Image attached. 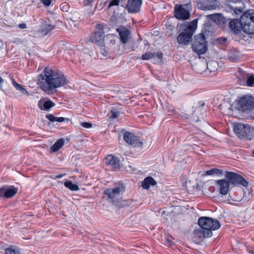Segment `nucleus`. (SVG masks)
Wrapping results in <instances>:
<instances>
[{
  "label": "nucleus",
  "mask_w": 254,
  "mask_h": 254,
  "mask_svg": "<svg viewBox=\"0 0 254 254\" xmlns=\"http://www.w3.org/2000/svg\"><path fill=\"white\" fill-rule=\"evenodd\" d=\"M38 105L41 110H48L51 108L54 107L55 103L50 100L46 101L41 100L39 101Z\"/></svg>",
  "instance_id": "5701e85b"
},
{
  "label": "nucleus",
  "mask_w": 254,
  "mask_h": 254,
  "mask_svg": "<svg viewBox=\"0 0 254 254\" xmlns=\"http://www.w3.org/2000/svg\"><path fill=\"white\" fill-rule=\"evenodd\" d=\"M110 114L111 115V118L114 119L117 118L119 116V112L116 110H111Z\"/></svg>",
  "instance_id": "58836bf2"
},
{
  "label": "nucleus",
  "mask_w": 254,
  "mask_h": 254,
  "mask_svg": "<svg viewBox=\"0 0 254 254\" xmlns=\"http://www.w3.org/2000/svg\"><path fill=\"white\" fill-rule=\"evenodd\" d=\"M18 27L20 29H25L26 28V24L25 23H21L18 25Z\"/></svg>",
  "instance_id": "de8ad7c7"
},
{
  "label": "nucleus",
  "mask_w": 254,
  "mask_h": 254,
  "mask_svg": "<svg viewBox=\"0 0 254 254\" xmlns=\"http://www.w3.org/2000/svg\"><path fill=\"white\" fill-rule=\"evenodd\" d=\"M65 120L66 119L64 117H57L56 122H64Z\"/></svg>",
  "instance_id": "a18cd8bd"
},
{
  "label": "nucleus",
  "mask_w": 254,
  "mask_h": 254,
  "mask_svg": "<svg viewBox=\"0 0 254 254\" xmlns=\"http://www.w3.org/2000/svg\"><path fill=\"white\" fill-rule=\"evenodd\" d=\"M142 4V0H128L124 7L129 13H136L140 11Z\"/></svg>",
  "instance_id": "f8f14e48"
},
{
  "label": "nucleus",
  "mask_w": 254,
  "mask_h": 254,
  "mask_svg": "<svg viewBox=\"0 0 254 254\" xmlns=\"http://www.w3.org/2000/svg\"><path fill=\"white\" fill-rule=\"evenodd\" d=\"M156 184V182L154 179L151 177H146L142 182V187L146 190H148L150 186H155Z\"/></svg>",
  "instance_id": "b1692460"
},
{
  "label": "nucleus",
  "mask_w": 254,
  "mask_h": 254,
  "mask_svg": "<svg viewBox=\"0 0 254 254\" xmlns=\"http://www.w3.org/2000/svg\"><path fill=\"white\" fill-rule=\"evenodd\" d=\"M229 26L231 31L234 33L239 34L242 30V25H241V17L240 20L238 19H233L229 23Z\"/></svg>",
  "instance_id": "dca6fc26"
},
{
  "label": "nucleus",
  "mask_w": 254,
  "mask_h": 254,
  "mask_svg": "<svg viewBox=\"0 0 254 254\" xmlns=\"http://www.w3.org/2000/svg\"><path fill=\"white\" fill-rule=\"evenodd\" d=\"M154 58H157L158 59L161 60L163 58V54L161 51H158L156 53L146 52L141 56L142 60H149Z\"/></svg>",
  "instance_id": "412c9836"
},
{
  "label": "nucleus",
  "mask_w": 254,
  "mask_h": 254,
  "mask_svg": "<svg viewBox=\"0 0 254 254\" xmlns=\"http://www.w3.org/2000/svg\"><path fill=\"white\" fill-rule=\"evenodd\" d=\"M224 171L222 169L214 168L210 170H207L205 172V174L206 175H210V176H222L223 175Z\"/></svg>",
  "instance_id": "bb28decb"
},
{
  "label": "nucleus",
  "mask_w": 254,
  "mask_h": 254,
  "mask_svg": "<svg viewBox=\"0 0 254 254\" xmlns=\"http://www.w3.org/2000/svg\"><path fill=\"white\" fill-rule=\"evenodd\" d=\"M124 139L127 143L133 147H141L142 145V142L138 137L129 131H126L124 133Z\"/></svg>",
  "instance_id": "9b49d317"
},
{
  "label": "nucleus",
  "mask_w": 254,
  "mask_h": 254,
  "mask_svg": "<svg viewBox=\"0 0 254 254\" xmlns=\"http://www.w3.org/2000/svg\"><path fill=\"white\" fill-rule=\"evenodd\" d=\"M245 85L254 86V74L248 75Z\"/></svg>",
  "instance_id": "f704fd0d"
},
{
  "label": "nucleus",
  "mask_w": 254,
  "mask_h": 254,
  "mask_svg": "<svg viewBox=\"0 0 254 254\" xmlns=\"http://www.w3.org/2000/svg\"><path fill=\"white\" fill-rule=\"evenodd\" d=\"M198 20L195 19L190 22H185L181 25L182 32L177 37L178 43L180 45H188L192 41V37L194 33L197 25Z\"/></svg>",
  "instance_id": "f03ea898"
},
{
  "label": "nucleus",
  "mask_w": 254,
  "mask_h": 254,
  "mask_svg": "<svg viewBox=\"0 0 254 254\" xmlns=\"http://www.w3.org/2000/svg\"><path fill=\"white\" fill-rule=\"evenodd\" d=\"M19 90L21 92V93L22 94L26 95L27 96L29 95V93H28V92L23 86H21Z\"/></svg>",
  "instance_id": "a19ab883"
},
{
  "label": "nucleus",
  "mask_w": 254,
  "mask_h": 254,
  "mask_svg": "<svg viewBox=\"0 0 254 254\" xmlns=\"http://www.w3.org/2000/svg\"><path fill=\"white\" fill-rule=\"evenodd\" d=\"M225 179L232 186L241 185L247 187L248 185V182L241 175L237 173L225 171Z\"/></svg>",
  "instance_id": "9d476101"
},
{
  "label": "nucleus",
  "mask_w": 254,
  "mask_h": 254,
  "mask_svg": "<svg viewBox=\"0 0 254 254\" xmlns=\"http://www.w3.org/2000/svg\"><path fill=\"white\" fill-rule=\"evenodd\" d=\"M64 185L65 187L72 191L78 190L79 189L78 186L77 185L73 184L70 181H65L64 183Z\"/></svg>",
  "instance_id": "7c9ffc66"
},
{
  "label": "nucleus",
  "mask_w": 254,
  "mask_h": 254,
  "mask_svg": "<svg viewBox=\"0 0 254 254\" xmlns=\"http://www.w3.org/2000/svg\"><path fill=\"white\" fill-rule=\"evenodd\" d=\"M192 50L198 55L205 54L207 51V42L203 33L194 36L191 46Z\"/></svg>",
  "instance_id": "423d86ee"
},
{
  "label": "nucleus",
  "mask_w": 254,
  "mask_h": 254,
  "mask_svg": "<svg viewBox=\"0 0 254 254\" xmlns=\"http://www.w3.org/2000/svg\"><path fill=\"white\" fill-rule=\"evenodd\" d=\"M100 47V53L104 57H107L109 54V50L104 47V45Z\"/></svg>",
  "instance_id": "e433bc0d"
},
{
  "label": "nucleus",
  "mask_w": 254,
  "mask_h": 254,
  "mask_svg": "<svg viewBox=\"0 0 254 254\" xmlns=\"http://www.w3.org/2000/svg\"><path fill=\"white\" fill-rule=\"evenodd\" d=\"M242 30L248 34H254V10L249 9L241 15Z\"/></svg>",
  "instance_id": "39448f33"
},
{
  "label": "nucleus",
  "mask_w": 254,
  "mask_h": 254,
  "mask_svg": "<svg viewBox=\"0 0 254 254\" xmlns=\"http://www.w3.org/2000/svg\"><path fill=\"white\" fill-rule=\"evenodd\" d=\"M252 154H253V156H254V150L253 151Z\"/></svg>",
  "instance_id": "3c124183"
},
{
  "label": "nucleus",
  "mask_w": 254,
  "mask_h": 254,
  "mask_svg": "<svg viewBox=\"0 0 254 254\" xmlns=\"http://www.w3.org/2000/svg\"><path fill=\"white\" fill-rule=\"evenodd\" d=\"M123 0H112L109 2V4L108 6V9H109L111 7L114 6H118L120 3H121V5L122 6L124 7V5L123 4Z\"/></svg>",
  "instance_id": "72a5a7b5"
},
{
  "label": "nucleus",
  "mask_w": 254,
  "mask_h": 254,
  "mask_svg": "<svg viewBox=\"0 0 254 254\" xmlns=\"http://www.w3.org/2000/svg\"><path fill=\"white\" fill-rule=\"evenodd\" d=\"M233 130L241 139L251 140L254 137V127L241 124L235 125Z\"/></svg>",
  "instance_id": "0eeeda50"
},
{
  "label": "nucleus",
  "mask_w": 254,
  "mask_h": 254,
  "mask_svg": "<svg viewBox=\"0 0 254 254\" xmlns=\"http://www.w3.org/2000/svg\"><path fill=\"white\" fill-rule=\"evenodd\" d=\"M12 84L15 87V88L19 90V89L21 88V87L22 86L20 84H19V83H17L15 82V81L14 80V79H12Z\"/></svg>",
  "instance_id": "37998d69"
},
{
  "label": "nucleus",
  "mask_w": 254,
  "mask_h": 254,
  "mask_svg": "<svg viewBox=\"0 0 254 254\" xmlns=\"http://www.w3.org/2000/svg\"><path fill=\"white\" fill-rule=\"evenodd\" d=\"M68 80L64 74L49 67H45L38 76L40 88L48 94L53 93L56 89L67 84Z\"/></svg>",
  "instance_id": "f257e3e1"
},
{
  "label": "nucleus",
  "mask_w": 254,
  "mask_h": 254,
  "mask_svg": "<svg viewBox=\"0 0 254 254\" xmlns=\"http://www.w3.org/2000/svg\"><path fill=\"white\" fill-rule=\"evenodd\" d=\"M237 77L238 79V83L240 85H245L246 81L249 75L248 73H247L242 69L239 68L236 73Z\"/></svg>",
  "instance_id": "4be33fe9"
},
{
  "label": "nucleus",
  "mask_w": 254,
  "mask_h": 254,
  "mask_svg": "<svg viewBox=\"0 0 254 254\" xmlns=\"http://www.w3.org/2000/svg\"><path fill=\"white\" fill-rule=\"evenodd\" d=\"M191 8L190 2L182 5L177 4L174 7V16L178 20H187L190 17V10Z\"/></svg>",
  "instance_id": "6e6552de"
},
{
  "label": "nucleus",
  "mask_w": 254,
  "mask_h": 254,
  "mask_svg": "<svg viewBox=\"0 0 254 254\" xmlns=\"http://www.w3.org/2000/svg\"><path fill=\"white\" fill-rule=\"evenodd\" d=\"M198 6L202 10H208L215 9V6L213 5H205L203 1H200L198 3Z\"/></svg>",
  "instance_id": "2f4dec72"
},
{
  "label": "nucleus",
  "mask_w": 254,
  "mask_h": 254,
  "mask_svg": "<svg viewBox=\"0 0 254 254\" xmlns=\"http://www.w3.org/2000/svg\"><path fill=\"white\" fill-rule=\"evenodd\" d=\"M216 184L219 187L220 193L221 194L226 195L228 193L230 184L226 179L217 180Z\"/></svg>",
  "instance_id": "a211bd4d"
},
{
  "label": "nucleus",
  "mask_w": 254,
  "mask_h": 254,
  "mask_svg": "<svg viewBox=\"0 0 254 254\" xmlns=\"http://www.w3.org/2000/svg\"><path fill=\"white\" fill-rule=\"evenodd\" d=\"M6 254H20L19 250L14 247H11L5 249Z\"/></svg>",
  "instance_id": "473e14b6"
},
{
  "label": "nucleus",
  "mask_w": 254,
  "mask_h": 254,
  "mask_svg": "<svg viewBox=\"0 0 254 254\" xmlns=\"http://www.w3.org/2000/svg\"><path fill=\"white\" fill-rule=\"evenodd\" d=\"M208 17L221 27H224L227 22L226 19L221 13L210 14Z\"/></svg>",
  "instance_id": "6ab92c4d"
},
{
  "label": "nucleus",
  "mask_w": 254,
  "mask_h": 254,
  "mask_svg": "<svg viewBox=\"0 0 254 254\" xmlns=\"http://www.w3.org/2000/svg\"><path fill=\"white\" fill-rule=\"evenodd\" d=\"M18 188L13 186H4L0 188V197L9 198L17 193Z\"/></svg>",
  "instance_id": "ddd939ff"
},
{
  "label": "nucleus",
  "mask_w": 254,
  "mask_h": 254,
  "mask_svg": "<svg viewBox=\"0 0 254 254\" xmlns=\"http://www.w3.org/2000/svg\"><path fill=\"white\" fill-rule=\"evenodd\" d=\"M204 103H202V104H201V106H204Z\"/></svg>",
  "instance_id": "603ef678"
},
{
  "label": "nucleus",
  "mask_w": 254,
  "mask_h": 254,
  "mask_svg": "<svg viewBox=\"0 0 254 254\" xmlns=\"http://www.w3.org/2000/svg\"><path fill=\"white\" fill-rule=\"evenodd\" d=\"M105 36H102L96 32H93L90 36L89 41L92 43H94L96 45L102 46L104 44Z\"/></svg>",
  "instance_id": "aec40b11"
},
{
  "label": "nucleus",
  "mask_w": 254,
  "mask_h": 254,
  "mask_svg": "<svg viewBox=\"0 0 254 254\" xmlns=\"http://www.w3.org/2000/svg\"><path fill=\"white\" fill-rule=\"evenodd\" d=\"M81 125L82 127L85 128H90L92 127V124L89 123L82 122Z\"/></svg>",
  "instance_id": "ea45409f"
},
{
  "label": "nucleus",
  "mask_w": 254,
  "mask_h": 254,
  "mask_svg": "<svg viewBox=\"0 0 254 254\" xmlns=\"http://www.w3.org/2000/svg\"><path fill=\"white\" fill-rule=\"evenodd\" d=\"M226 40H227V39L226 38H224V37L218 39L219 43H220L221 44H224L225 42H226Z\"/></svg>",
  "instance_id": "49530a36"
},
{
  "label": "nucleus",
  "mask_w": 254,
  "mask_h": 254,
  "mask_svg": "<svg viewBox=\"0 0 254 254\" xmlns=\"http://www.w3.org/2000/svg\"><path fill=\"white\" fill-rule=\"evenodd\" d=\"M197 223L202 229L207 233V237L212 236V231L216 230L220 227V224L217 220L208 217H201L198 220Z\"/></svg>",
  "instance_id": "20e7f679"
},
{
  "label": "nucleus",
  "mask_w": 254,
  "mask_h": 254,
  "mask_svg": "<svg viewBox=\"0 0 254 254\" xmlns=\"http://www.w3.org/2000/svg\"><path fill=\"white\" fill-rule=\"evenodd\" d=\"M41 2L45 6H48L51 4L52 0H41Z\"/></svg>",
  "instance_id": "79ce46f5"
},
{
  "label": "nucleus",
  "mask_w": 254,
  "mask_h": 254,
  "mask_svg": "<svg viewBox=\"0 0 254 254\" xmlns=\"http://www.w3.org/2000/svg\"><path fill=\"white\" fill-rule=\"evenodd\" d=\"M244 5V2L238 0H232L227 4L228 8L236 15H239L243 12Z\"/></svg>",
  "instance_id": "4468645a"
},
{
  "label": "nucleus",
  "mask_w": 254,
  "mask_h": 254,
  "mask_svg": "<svg viewBox=\"0 0 254 254\" xmlns=\"http://www.w3.org/2000/svg\"><path fill=\"white\" fill-rule=\"evenodd\" d=\"M126 190L125 186L122 183L116 184L114 188L106 189L104 191V194L108 197L110 202L115 205H118V197L122 194Z\"/></svg>",
  "instance_id": "7ed1b4c3"
},
{
  "label": "nucleus",
  "mask_w": 254,
  "mask_h": 254,
  "mask_svg": "<svg viewBox=\"0 0 254 254\" xmlns=\"http://www.w3.org/2000/svg\"><path fill=\"white\" fill-rule=\"evenodd\" d=\"M117 31L119 33L121 42L124 44H126L128 42V36L130 34L129 30L127 29L124 26H122L118 27L117 29Z\"/></svg>",
  "instance_id": "f3484780"
},
{
  "label": "nucleus",
  "mask_w": 254,
  "mask_h": 254,
  "mask_svg": "<svg viewBox=\"0 0 254 254\" xmlns=\"http://www.w3.org/2000/svg\"><path fill=\"white\" fill-rule=\"evenodd\" d=\"M60 8L63 11L67 12L69 9V5L67 2H63L60 5Z\"/></svg>",
  "instance_id": "c9c22d12"
},
{
  "label": "nucleus",
  "mask_w": 254,
  "mask_h": 254,
  "mask_svg": "<svg viewBox=\"0 0 254 254\" xmlns=\"http://www.w3.org/2000/svg\"><path fill=\"white\" fill-rule=\"evenodd\" d=\"M108 27L106 24L104 23H98L96 25L94 32L97 33L102 36H105V30Z\"/></svg>",
  "instance_id": "cd10ccee"
},
{
  "label": "nucleus",
  "mask_w": 254,
  "mask_h": 254,
  "mask_svg": "<svg viewBox=\"0 0 254 254\" xmlns=\"http://www.w3.org/2000/svg\"><path fill=\"white\" fill-rule=\"evenodd\" d=\"M95 0H84V3L85 5H89L93 3Z\"/></svg>",
  "instance_id": "c03bdc74"
},
{
  "label": "nucleus",
  "mask_w": 254,
  "mask_h": 254,
  "mask_svg": "<svg viewBox=\"0 0 254 254\" xmlns=\"http://www.w3.org/2000/svg\"><path fill=\"white\" fill-rule=\"evenodd\" d=\"M46 118L51 122H56L57 117H55L53 114H47L46 115Z\"/></svg>",
  "instance_id": "4c0bfd02"
},
{
  "label": "nucleus",
  "mask_w": 254,
  "mask_h": 254,
  "mask_svg": "<svg viewBox=\"0 0 254 254\" xmlns=\"http://www.w3.org/2000/svg\"><path fill=\"white\" fill-rule=\"evenodd\" d=\"M55 28V25L47 23H43L41 27V32L45 35H47L49 32Z\"/></svg>",
  "instance_id": "a878e982"
},
{
  "label": "nucleus",
  "mask_w": 254,
  "mask_h": 254,
  "mask_svg": "<svg viewBox=\"0 0 254 254\" xmlns=\"http://www.w3.org/2000/svg\"><path fill=\"white\" fill-rule=\"evenodd\" d=\"M105 163L107 166H110L114 170L120 168V161L118 158L111 154L108 155L105 159Z\"/></svg>",
  "instance_id": "2eb2a0df"
},
{
  "label": "nucleus",
  "mask_w": 254,
  "mask_h": 254,
  "mask_svg": "<svg viewBox=\"0 0 254 254\" xmlns=\"http://www.w3.org/2000/svg\"><path fill=\"white\" fill-rule=\"evenodd\" d=\"M193 234L194 237H198L199 239L201 240L207 237L206 234H207V233L206 232V230L200 228V229L194 230Z\"/></svg>",
  "instance_id": "c756f323"
},
{
  "label": "nucleus",
  "mask_w": 254,
  "mask_h": 254,
  "mask_svg": "<svg viewBox=\"0 0 254 254\" xmlns=\"http://www.w3.org/2000/svg\"><path fill=\"white\" fill-rule=\"evenodd\" d=\"M64 144V138L58 139L51 147V151L53 152L58 151Z\"/></svg>",
  "instance_id": "c85d7f7f"
},
{
  "label": "nucleus",
  "mask_w": 254,
  "mask_h": 254,
  "mask_svg": "<svg viewBox=\"0 0 254 254\" xmlns=\"http://www.w3.org/2000/svg\"><path fill=\"white\" fill-rule=\"evenodd\" d=\"M235 108L243 112H251L254 109V98L247 96L242 97L237 102Z\"/></svg>",
  "instance_id": "1a4fd4ad"
},
{
  "label": "nucleus",
  "mask_w": 254,
  "mask_h": 254,
  "mask_svg": "<svg viewBox=\"0 0 254 254\" xmlns=\"http://www.w3.org/2000/svg\"><path fill=\"white\" fill-rule=\"evenodd\" d=\"M65 174H60V175H57L55 177V178H54V179H60V178H62L63 176H64Z\"/></svg>",
  "instance_id": "09e8293b"
},
{
  "label": "nucleus",
  "mask_w": 254,
  "mask_h": 254,
  "mask_svg": "<svg viewBox=\"0 0 254 254\" xmlns=\"http://www.w3.org/2000/svg\"><path fill=\"white\" fill-rule=\"evenodd\" d=\"M166 241L168 244L171 245L173 243V242L170 239H167Z\"/></svg>",
  "instance_id": "8fccbe9b"
},
{
  "label": "nucleus",
  "mask_w": 254,
  "mask_h": 254,
  "mask_svg": "<svg viewBox=\"0 0 254 254\" xmlns=\"http://www.w3.org/2000/svg\"><path fill=\"white\" fill-rule=\"evenodd\" d=\"M228 59L231 62H238L240 59L239 52L236 49L230 51L228 54Z\"/></svg>",
  "instance_id": "393cba45"
}]
</instances>
